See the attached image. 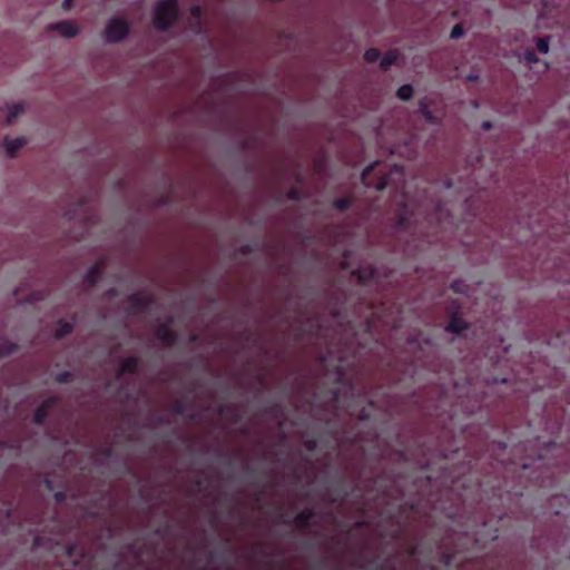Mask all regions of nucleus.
<instances>
[{
    "label": "nucleus",
    "mask_w": 570,
    "mask_h": 570,
    "mask_svg": "<svg viewBox=\"0 0 570 570\" xmlns=\"http://www.w3.org/2000/svg\"><path fill=\"white\" fill-rule=\"evenodd\" d=\"M179 18V7L177 0H159L154 10L153 22L156 30L165 32Z\"/></svg>",
    "instance_id": "1"
},
{
    "label": "nucleus",
    "mask_w": 570,
    "mask_h": 570,
    "mask_svg": "<svg viewBox=\"0 0 570 570\" xmlns=\"http://www.w3.org/2000/svg\"><path fill=\"white\" fill-rule=\"evenodd\" d=\"M129 31L130 24L126 19L114 17L106 23L105 38L110 43H118L127 38Z\"/></svg>",
    "instance_id": "2"
},
{
    "label": "nucleus",
    "mask_w": 570,
    "mask_h": 570,
    "mask_svg": "<svg viewBox=\"0 0 570 570\" xmlns=\"http://www.w3.org/2000/svg\"><path fill=\"white\" fill-rule=\"evenodd\" d=\"M127 312L129 315L137 316L145 313L154 303L151 295L142 292L130 294L127 299Z\"/></svg>",
    "instance_id": "3"
},
{
    "label": "nucleus",
    "mask_w": 570,
    "mask_h": 570,
    "mask_svg": "<svg viewBox=\"0 0 570 570\" xmlns=\"http://www.w3.org/2000/svg\"><path fill=\"white\" fill-rule=\"evenodd\" d=\"M171 323L173 318L170 317L168 322L159 324L156 328V337L167 346H174L178 340L177 333L171 328Z\"/></svg>",
    "instance_id": "4"
},
{
    "label": "nucleus",
    "mask_w": 570,
    "mask_h": 570,
    "mask_svg": "<svg viewBox=\"0 0 570 570\" xmlns=\"http://www.w3.org/2000/svg\"><path fill=\"white\" fill-rule=\"evenodd\" d=\"M57 402L58 399L56 396H50L46 399L35 411L33 422L37 425H43L49 415V411L51 410L52 406L57 404Z\"/></svg>",
    "instance_id": "5"
},
{
    "label": "nucleus",
    "mask_w": 570,
    "mask_h": 570,
    "mask_svg": "<svg viewBox=\"0 0 570 570\" xmlns=\"http://www.w3.org/2000/svg\"><path fill=\"white\" fill-rule=\"evenodd\" d=\"M50 29L58 31L65 38H73L79 32L78 27L67 20H62V21L50 24Z\"/></svg>",
    "instance_id": "6"
},
{
    "label": "nucleus",
    "mask_w": 570,
    "mask_h": 570,
    "mask_svg": "<svg viewBox=\"0 0 570 570\" xmlns=\"http://www.w3.org/2000/svg\"><path fill=\"white\" fill-rule=\"evenodd\" d=\"M316 513L313 509H304L299 511L293 519V523L301 530H306L309 528L312 520L315 518Z\"/></svg>",
    "instance_id": "7"
},
{
    "label": "nucleus",
    "mask_w": 570,
    "mask_h": 570,
    "mask_svg": "<svg viewBox=\"0 0 570 570\" xmlns=\"http://www.w3.org/2000/svg\"><path fill=\"white\" fill-rule=\"evenodd\" d=\"M353 275L361 285H367L376 282L377 272L374 267L357 268L353 272Z\"/></svg>",
    "instance_id": "8"
},
{
    "label": "nucleus",
    "mask_w": 570,
    "mask_h": 570,
    "mask_svg": "<svg viewBox=\"0 0 570 570\" xmlns=\"http://www.w3.org/2000/svg\"><path fill=\"white\" fill-rule=\"evenodd\" d=\"M139 362V357L137 356L122 358L118 368V376H122L125 374H136L138 372Z\"/></svg>",
    "instance_id": "9"
},
{
    "label": "nucleus",
    "mask_w": 570,
    "mask_h": 570,
    "mask_svg": "<svg viewBox=\"0 0 570 570\" xmlns=\"http://www.w3.org/2000/svg\"><path fill=\"white\" fill-rule=\"evenodd\" d=\"M27 144V140L23 138V137H18V138H9V137H6L4 138V148H6V151L7 154L10 156V157H14L16 154Z\"/></svg>",
    "instance_id": "10"
},
{
    "label": "nucleus",
    "mask_w": 570,
    "mask_h": 570,
    "mask_svg": "<svg viewBox=\"0 0 570 570\" xmlns=\"http://www.w3.org/2000/svg\"><path fill=\"white\" fill-rule=\"evenodd\" d=\"M410 224V210L406 204L400 208L395 217V228L397 230H407Z\"/></svg>",
    "instance_id": "11"
},
{
    "label": "nucleus",
    "mask_w": 570,
    "mask_h": 570,
    "mask_svg": "<svg viewBox=\"0 0 570 570\" xmlns=\"http://www.w3.org/2000/svg\"><path fill=\"white\" fill-rule=\"evenodd\" d=\"M102 266L100 264L92 265L85 274L83 281L89 286H95L102 277Z\"/></svg>",
    "instance_id": "12"
},
{
    "label": "nucleus",
    "mask_w": 570,
    "mask_h": 570,
    "mask_svg": "<svg viewBox=\"0 0 570 570\" xmlns=\"http://www.w3.org/2000/svg\"><path fill=\"white\" fill-rule=\"evenodd\" d=\"M551 41V36L535 37L532 39V45L538 53L546 56L550 52Z\"/></svg>",
    "instance_id": "13"
},
{
    "label": "nucleus",
    "mask_w": 570,
    "mask_h": 570,
    "mask_svg": "<svg viewBox=\"0 0 570 570\" xmlns=\"http://www.w3.org/2000/svg\"><path fill=\"white\" fill-rule=\"evenodd\" d=\"M190 16H191V22H190L191 30L199 33L203 28V21H202L203 10H202V8L199 6H193L190 8Z\"/></svg>",
    "instance_id": "14"
},
{
    "label": "nucleus",
    "mask_w": 570,
    "mask_h": 570,
    "mask_svg": "<svg viewBox=\"0 0 570 570\" xmlns=\"http://www.w3.org/2000/svg\"><path fill=\"white\" fill-rule=\"evenodd\" d=\"M73 327H75L73 322H68V321H65V320H59L57 322V327H56V331H55V337L58 338V340H61V338L66 337L67 335L72 333Z\"/></svg>",
    "instance_id": "15"
},
{
    "label": "nucleus",
    "mask_w": 570,
    "mask_h": 570,
    "mask_svg": "<svg viewBox=\"0 0 570 570\" xmlns=\"http://www.w3.org/2000/svg\"><path fill=\"white\" fill-rule=\"evenodd\" d=\"M19 350L18 344L11 342L6 337H0V358L9 356Z\"/></svg>",
    "instance_id": "16"
},
{
    "label": "nucleus",
    "mask_w": 570,
    "mask_h": 570,
    "mask_svg": "<svg viewBox=\"0 0 570 570\" xmlns=\"http://www.w3.org/2000/svg\"><path fill=\"white\" fill-rule=\"evenodd\" d=\"M399 53L396 50H389L380 61V68L384 71L389 70L397 60Z\"/></svg>",
    "instance_id": "17"
},
{
    "label": "nucleus",
    "mask_w": 570,
    "mask_h": 570,
    "mask_svg": "<svg viewBox=\"0 0 570 570\" xmlns=\"http://www.w3.org/2000/svg\"><path fill=\"white\" fill-rule=\"evenodd\" d=\"M520 61H523L529 68H532L533 65L538 63L539 57L531 48H524L523 51L520 55Z\"/></svg>",
    "instance_id": "18"
},
{
    "label": "nucleus",
    "mask_w": 570,
    "mask_h": 570,
    "mask_svg": "<svg viewBox=\"0 0 570 570\" xmlns=\"http://www.w3.org/2000/svg\"><path fill=\"white\" fill-rule=\"evenodd\" d=\"M448 331L461 334L463 333V318L460 313H455L449 322Z\"/></svg>",
    "instance_id": "19"
},
{
    "label": "nucleus",
    "mask_w": 570,
    "mask_h": 570,
    "mask_svg": "<svg viewBox=\"0 0 570 570\" xmlns=\"http://www.w3.org/2000/svg\"><path fill=\"white\" fill-rule=\"evenodd\" d=\"M24 110L22 104H13L9 107L8 116H7V125H11Z\"/></svg>",
    "instance_id": "20"
},
{
    "label": "nucleus",
    "mask_w": 570,
    "mask_h": 570,
    "mask_svg": "<svg viewBox=\"0 0 570 570\" xmlns=\"http://www.w3.org/2000/svg\"><path fill=\"white\" fill-rule=\"evenodd\" d=\"M353 197L345 196L334 199L333 207L338 212H345L353 205Z\"/></svg>",
    "instance_id": "21"
},
{
    "label": "nucleus",
    "mask_w": 570,
    "mask_h": 570,
    "mask_svg": "<svg viewBox=\"0 0 570 570\" xmlns=\"http://www.w3.org/2000/svg\"><path fill=\"white\" fill-rule=\"evenodd\" d=\"M190 409H191V404L184 399L176 400L173 405L174 413H176L178 415H185L187 413V411Z\"/></svg>",
    "instance_id": "22"
},
{
    "label": "nucleus",
    "mask_w": 570,
    "mask_h": 570,
    "mask_svg": "<svg viewBox=\"0 0 570 570\" xmlns=\"http://www.w3.org/2000/svg\"><path fill=\"white\" fill-rule=\"evenodd\" d=\"M419 111L423 116L425 121H428L430 124H436V117L430 110V108L428 107V105L425 104L424 100L420 101V104H419Z\"/></svg>",
    "instance_id": "23"
},
{
    "label": "nucleus",
    "mask_w": 570,
    "mask_h": 570,
    "mask_svg": "<svg viewBox=\"0 0 570 570\" xmlns=\"http://www.w3.org/2000/svg\"><path fill=\"white\" fill-rule=\"evenodd\" d=\"M414 94V89L411 85L406 83V85H403L401 86L397 91H396V96L400 100L402 101H407L412 98Z\"/></svg>",
    "instance_id": "24"
},
{
    "label": "nucleus",
    "mask_w": 570,
    "mask_h": 570,
    "mask_svg": "<svg viewBox=\"0 0 570 570\" xmlns=\"http://www.w3.org/2000/svg\"><path fill=\"white\" fill-rule=\"evenodd\" d=\"M381 52L376 48H370L364 52V60L368 63H373L379 60Z\"/></svg>",
    "instance_id": "25"
},
{
    "label": "nucleus",
    "mask_w": 570,
    "mask_h": 570,
    "mask_svg": "<svg viewBox=\"0 0 570 570\" xmlns=\"http://www.w3.org/2000/svg\"><path fill=\"white\" fill-rule=\"evenodd\" d=\"M229 411H233V421L234 422H238L239 415H238L237 409L235 406L224 404V405H219L218 409H217V412L220 415H224V414H226Z\"/></svg>",
    "instance_id": "26"
},
{
    "label": "nucleus",
    "mask_w": 570,
    "mask_h": 570,
    "mask_svg": "<svg viewBox=\"0 0 570 570\" xmlns=\"http://www.w3.org/2000/svg\"><path fill=\"white\" fill-rule=\"evenodd\" d=\"M497 538H498V530L490 527V528H487L485 534L479 540L482 541L483 544H487L489 542L494 541Z\"/></svg>",
    "instance_id": "27"
},
{
    "label": "nucleus",
    "mask_w": 570,
    "mask_h": 570,
    "mask_svg": "<svg viewBox=\"0 0 570 570\" xmlns=\"http://www.w3.org/2000/svg\"><path fill=\"white\" fill-rule=\"evenodd\" d=\"M55 381L58 383H70L73 381V374L70 371H63L55 376Z\"/></svg>",
    "instance_id": "28"
},
{
    "label": "nucleus",
    "mask_w": 570,
    "mask_h": 570,
    "mask_svg": "<svg viewBox=\"0 0 570 570\" xmlns=\"http://www.w3.org/2000/svg\"><path fill=\"white\" fill-rule=\"evenodd\" d=\"M286 197L289 200H301L302 197H303V194H302V191H301V189L298 187H291L287 190Z\"/></svg>",
    "instance_id": "29"
},
{
    "label": "nucleus",
    "mask_w": 570,
    "mask_h": 570,
    "mask_svg": "<svg viewBox=\"0 0 570 570\" xmlns=\"http://www.w3.org/2000/svg\"><path fill=\"white\" fill-rule=\"evenodd\" d=\"M463 36V21L458 22L452 31H451V38L459 39Z\"/></svg>",
    "instance_id": "30"
},
{
    "label": "nucleus",
    "mask_w": 570,
    "mask_h": 570,
    "mask_svg": "<svg viewBox=\"0 0 570 570\" xmlns=\"http://www.w3.org/2000/svg\"><path fill=\"white\" fill-rule=\"evenodd\" d=\"M317 445H318V442L315 438H308L306 440H304V448L308 451V452H314L316 451L317 449Z\"/></svg>",
    "instance_id": "31"
},
{
    "label": "nucleus",
    "mask_w": 570,
    "mask_h": 570,
    "mask_svg": "<svg viewBox=\"0 0 570 570\" xmlns=\"http://www.w3.org/2000/svg\"><path fill=\"white\" fill-rule=\"evenodd\" d=\"M481 79L480 70H471L469 75L465 76V81L478 82Z\"/></svg>",
    "instance_id": "32"
},
{
    "label": "nucleus",
    "mask_w": 570,
    "mask_h": 570,
    "mask_svg": "<svg viewBox=\"0 0 570 570\" xmlns=\"http://www.w3.org/2000/svg\"><path fill=\"white\" fill-rule=\"evenodd\" d=\"M53 499L57 503H63L67 499V493L65 491H57L55 494H53Z\"/></svg>",
    "instance_id": "33"
},
{
    "label": "nucleus",
    "mask_w": 570,
    "mask_h": 570,
    "mask_svg": "<svg viewBox=\"0 0 570 570\" xmlns=\"http://www.w3.org/2000/svg\"><path fill=\"white\" fill-rule=\"evenodd\" d=\"M493 126H494V125H493V122H492L490 119L483 120V121L481 122V129H482L483 131H489V130H491V129L493 128Z\"/></svg>",
    "instance_id": "34"
},
{
    "label": "nucleus",
    "mask_w": 570,
    "mask_h": 570,
    "mask_svg": "<svg viewBox=\"0 0 570 570\" xmlns=\"http://www.w3.org/2000/svg\"><path fill=\"white\" fill-rule=\"evenodd\" d=\"M76 550H77V544H73V543H72V544H69V546H67V548H66V554H67L68 557H72V556L76 553Z\"/></svg>",
    "instance_id": "35"
},
{
    "label": "nucleus",
    "mask_w": 570,
    "mask_h": 570,
    "mask_svg": "<svg viewBox=\"0 0 570 570\" xmlns=\"http://www.w3.org/2000/svg\"><path fill=\"white\" fill-rule=\"evenodd\" d=\"M43 483H45L46 489H48L49 491H53L55 484H53L52 480H50L49 478H46Z\"/></svg>",
    "instance_id": "36"
},
{
    "label": "nucleus",
    "mask_w": 570,
    "mask_h": 570,
    "mask_svg": "<svg viewBox=\"0 0 570 570\" xmlns=\"http://www.w3.org/2000/svg\"><path fill=\"white\" fill-rule=\"evenodd\" d=\"M386 185H387V180H386V178H385V177H383V178H381V179H380V181L377 183L376 188H377L379 190H383V189L386 187Z\"/></svg>",
    "instance_id": "37"
},
{
    "label": "nucleus",
    "mask_w": 570,
    "mask_h": 570,
    "mask_svg": "<svg viewBox=\"0 0 570 570\" xmlns=\"http://www.w3.org/2000/svg\"><path fill=\"white\" fill-rule=\"evenodd\" d=\"M373 170V166L366 167L362 173V180L365 183L366 177L370 175V173Z\"/></svg>",
    "instance_id": "38"
},
{
    "label": "nucleus",
    "mask_w": 570,
    "mask_h": 570,
    "mask_svg": "<svg viewBox=\"0 0 570 570\" xmlns=\"http://www.w3.org/2000/svg\"><path fill=\"white\" fill-rule=\"evenodd\" d=\"M101 454H102L104 456H107V458L111 456V454H112V448H111V446H106V448H104V449L101 450Z\"/></svg>",
    "instance_id": "39"
},
{
    "label": "nucleus",
    "mask_w": 570,
    "mask_h": 570,
    "mask_svg": "<svg viewBox=\"0 0 570 570\" xmlns=\"http://www.w3.org/2000/svg\"><path fill=\"white\" fill-rule=\"evenodd\" d=\"M72 1H73V0H63V2H62V8H63L65 10H70V9L72 8Z\"/></svg>",
    "instance_id": "40"
},
{
    "label": "nucleus",
    "mask_w": 570,
    "mask_h": 570,
    "mask_svg": "<svg viewBox=\"0 0 570 570\" xmlns=\"http://www.w3.org/2000/svg\"><path fill=\"white\" fill-rule=\"evenodd\" d=\"M461 286H462V283L460 281H455L453 283V289L456 292V293H460L461 292Z\"/></svg>",
    "instance_id": "41"
},
{
    "label": "nucleus",
    "mask_w": 570,
    "mask_h": 570,
    "mask_svg": "<svg viewBox=\"0 0 570 570\" xmlns=\"http://www.w3.org/2000/svg\"><path fill=\"white\" fill-rule=\"evenodd\" d=\"M278 410H279V406H278L277 404H275V405H273V406H269V407L267 409V411H266V412H267V413H269V414H274V413H276Z\"/></svg>",
    "instance_id": "42"
},
{
    "label": "nucleus",
    "mask_w": 570,
    "mask_h": 570,
    "mask_svg": "<svg viewBox=\"0 0 570 570\" xmlns=\"http://www.w3.org/2000/svg\"><path fill=\"white\" fill-rule=\"evenodd\" d=\"M279 522L284 523V524H289L291 521L288 519L285 518V514L284 513H281L279 514Z\"/></svg>",
    "instance_id": "43"
},
{
    "label": "nucleus",
    "mask_w": 570,
    "mask_h": 570,
    "mask_svg": "<svg viewBox=\"0 0 570 570\" xmlns=\"http://www.w3.org/2000/svg\"><path fill=\"white\" fill-rule=\"evenodd\" d=\"M342 499H343V498H341V499H340L338 497L333 495V497H331L330 501H331L332 503H336V502H338V501H342Z\"/></svg>",
    "instance_id": "44"
},
{
    "label": "nucleus",
    "mask_w": 570,
    "mask_h": 570,
    "mask_svg": "<svg viewBox=\"0 0 570 570\" xmlns=\"http://www.w3.org/2000/svg\"><path fill=\"white\" fill-rule=\"evenodd\" d=\"M366 419H367V415H366V413H365V410H363V411L361 412V414H360V420H362V421H363V420H366Z\"/></svg>",
    "instance_id": "45"
},
{
    "label": "nucleus",
    "mask_w": 570,
    "mask_h": 570,
    "mask_svg": "<svg viewBox=\"0 0 570 570\" xmlns=\"http://www.w3.org/2000/svg\"><path fill=\"white\" fill-rule=\"evenodd\" d=\"M470 106L476 109V108H479L480 105L478 101L472 100V101H470Z\"/></svg>",
    "instance_id": "46"
},
{
    "label": "nucleus",
    "mask_w": 570,
    "mask_h": 570,
    "mask_svg": "<svg viewBox=\"0 0 570 570\" xmlns=\"http://www.w3.org/2000/svg\"><path fill=\"white\" fill-rule=\"evenodd\" d=\"M154 533H155L156 535H161V534H163V529H161V528H157V529L154 531Z\"/></svg>",
    "instance_id": "47"
},
{
    "label": "nucleus",
    "mask_w": 570,
    "mask_h": 570,
    "mask_svg": "<svg viewBox=\"0 0 570 570\" xmlns=\"http://www.w3.org/2000/svg\"><path fill=\"white\" fill-rule=\"evenodd\" d=\"M190 342H196L198 340V336L196 334L190 335L189 337Z\"/></svg>",
    "instance_id": "48"
},
{
    "label": "nucleus",
    "mask_w": 570,
    "mask_h": 570,
    "mask_svg": "<svg viewBox=\"0 0 570 570\" xmlns=\"http://www.w3.org/2000/svg\"><path fill=\"white\" fill-rule=\"evenodd\" d=\"M249 252H250L249 246H244V247H243V253H249Z\"/></svg>",
    "instance_id": "49"
},
{
    "label": "nucleus",
    "mask_w": 570,
    "mask_h": 570,
    "mask_svg": "<svg viewBox=\"0 0 570 570\" xmlns=\"http://www.w3.org/2000/svg\"><path fill=\"white\" fill-rule=\"evenodd\" d=\"M493 382H495V383H497V382H499V380H498V379H494V380H493ZM500 382H501V383H505V382H507V380H505V379H501V380H500Z\"/></svg>",
    "instance_id": "50"
},
{
    "label": "nucleus",
    "mask_w": 570,
    "mask_h": 570,
    "mask_svg": "<svg viewBox=\"0 0 570 570\" xmlns=\"http://www.w3.org/2000/svg\"><path fill=\"white\" fill-rule=\"evenodd\" d=\"M263 380H264L263 375H259V376H258V381H259V382H263Z\"/></svg>",
    "instance_id": "51"
}]
</instances>
